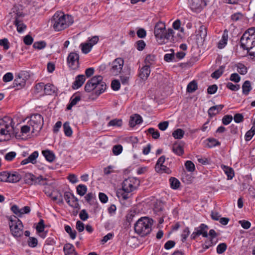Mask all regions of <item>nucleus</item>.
I'll return each instance as SVG.
<instances>
[{
	"label": "nucleus",
	"mask_w": 255,
	"mask_h": 255,
	"mask_svg": "<svg viewBox=\"0 0 255 255\" xmlns=\"http://www.w3.org/2000/svg\"><path fill=\"white\" fill-rule=\"evenodd\" d=\"M44 222L43 220L40 219L36 227V231L39 233H42L44 231Z\"/></svg>",
	"instance_id": "obj_50"
},
{
	"label": "nucleus",
	"mask_w": 255,
	"mask_h": 255,
	"mask_svg": "<svg viewBox=\"0 0 255 255\" xmlns=\"http://www.w3.org/2000/svg\"><path fill=\"white\" fill-rule=\"evenodd\" d=\"M79 217L82 221H86L89 218V215L85 209L82 210L79 213Z\"/></svg>",
	"instance_id": "obj_60"
},
{
	"label": "nucleus",
	"mask_w": 255,
	"mask_h": 255,
	"mask_svg": "<svg viewBox=\"0 0 255 255\" xmlns=\"http://www.w3.org/2000/svg\"><path fill=\"white\" fill-rule=\"evenodd\" d=\"M184 133L185 132L183 130L178 128L172 132V136L175 139H181L183 137Z\"/></svg>",
	"instance_id": "obj_39"
},
{
	"label": "nucleus",
	"mask_w": 255,
	"mask_h": 255,
	"mask_svg": "<svg viewBox=\"0 0 255 255\" xmlns=\"http://www.w3.org/2000/svg\"><path fill=\"white\" fill-rule=\"evenodd\" d=\"M25 79L23 77V74L22 73H19L16 76L15 79L13 82V87H19L22 88L25 85Z\"/></svg>",
	"instance_id": "obj_16"
},
{
	"label": "nucleus",
	"mask_w": 255,
	"mask_h": 255,
	"mask_svg": "<svg viewBox=\"0 0 255 255\" xmlns=\"http://www.w3.org/2000/svg\"><path fill=\"white\" fill-rule=\"evenodd\" d=\"M142 122V118L138 114L131 116L129 121V125L130 127H134L136 125H139Z\"/></svg>",
	"instance_id": "obj_20"
},
{
	"label": "nucleus",
	"mask_w": 255,
	"mask_h": 255,
	"mask_svg": "<svg viewBox=\"0 0 255 255\" xmlns=\"http://www.w3.org/2000/svg\"><path fill=\"white\" fill-rule=\"evenodd\" d=\"M80 47L82 52L85 54L89 53L92 47V45L89 43H82L80 44Z\"/></svg>",
	"instance_id": "obj_40"
},
{
	"label": "nucleus",
	"mask_w": 255,
	"mask_h": 255,
	"mask_svg": "<svg viewBox=\"0 0 255 255\" xmlns=\"http://www.w3.org/2000/svg\"><path fill=\"white\" fill-rule=\"evenodd\" d=\"M174 32L171 28H169L167 31H165L163 39L160 40V44L165 43L171 40L173 37Z\"/></svg>",
	"instance_id": "obj_18"
},
{
	"label": "nucleus",
	"mask_w": 255,
	"mask_h": 255,
	"mask_svg": "<svg viewBox=\"0 0 255 255\" xmlns=\"http://www.w3.org/2000/svg\"><path fill=\"white\" fill-rule=\"evenodd\" d=\"M42 153L48 161L51 162L55 159V155L52 151L49 150H43Z\"/></svg>",
	"instance_id": "obj_29"
},
{
	"label": "nucleus",
	"mask_w": 255,
	"mask_h": 255,
	"mask_svg": "<svg viewBox=\"0 0 255 255\" xmlns=\"http://www.w3.org/2000/svg\"><path fill=\"white\" fill-rule=\"evenodd\" d=\"M207 34V28L204 25L200 27L199 31V35L201 38H205Z\"/></svg>",
	"instance_id": "obj_53"
},
{
	"label": "nucleus",
	"mask_w": 255,
	"mask_h": 255,
	"mask_svg": "<svg viewBox=\"0 0 255 255\" xmlns=\"http://www.w3.org/2000/svg\"><path fill=\"white\" fill-rule=\"evenodd\" d=\"M224 69H225L224 66H220L218 69L216 70L215 72H214L211 74V77L213 78H215V79L219 78L223 73Z\"/></svg>",
	"instance_id": "obj_38"
},
{
	"label": "nucleus",
	"mask_w": 255,
	"mask_h": 255,
	"mask_svg": "<svg viewBox=\"0 0 255 255\" xmlns=\"http://www.w3.org/2000/svg\"><path fill=\"white\" fill-rule=\"evenodd\" d=\"M224 105H219L211 107L208 110V114L210 117L218 114L223 108Z\"/></svg>",
	"instance_id": "obj_22"
},
{
	"label": "nucleus",
	"mask_w": 255,
	"mask_h": 255,
	"mask_svg": "<svg viewBox=\"0 0 255 255\" xmlns=\"http://www.w3.org/2000/svg\"><path fill=\"white\" fill-rule=\"evenodd\" d=\"M89 81L97 87L100 83L103 81V77L100 75L95 76L89 80Z\"/></svg>",
	"instance_id": "obj_46"
},
{
	"label": "nucleus",
	"mask_w": 255,
	"mask_h": 255,
	"mask_svg": "<svg viewBox=\"0 0 255 255\" xmlns=\"http://www.w3.org/2000/svg\"><path fill=\"white\" fill-rule=\"evenodd\" d=\"M8 172L3 171L0 172V182H8Z\"/></svg>",
	"instance_id": "obj_63"
},
{
	"label": "nucleus",
	"mask_w": 255,
	"mask_h": 255,
	"mask_svg": "<svg viewBox=\"0 0 255 255\" xmlns=\"http://www.w3.org/2000/svg\"><path fill=\"white\" fill-rule=\"evenodd\" d=\"M165 160V157L164 155L161 156L158 159L157 163L155 166V169L156 171H159L161 169L159 166H161V165H163Z\"/></svg>",
	"instance_id": "obj_49"
},
{
	"label": "nucleus",
	"mask_w": 255,
	"mask_h": 255,
	"mask_svg": "<svg viewBox=\"0 0 255 255\" xmlns=\"http://www.w3.org/2000/svg\"><path fill=\"white\" fill-rule=\"evenodd\" d=\"M123 121L121 119H115L110 121L108 124V126H113V127H120L122 126Z\"/></svg>",
	"instance_id": "obj_44"
},
{
	"label": "nucleus",
	"mask_w": 255,
	"mask_h": 255,
	"mask_svg": "<svg viewBox=\"0 0 255 255\" xmlns=\"http://www.w3.org/2000/svg\"><path fill=\"white\" fill-rule=\"evenodd\" d=\"M198 89L197 83L195 80L190 82L187 86V92L188 93H193Z\"/></svg>",
	"instance_id": "obj_32"
},
{
	"label": "nucleus",
	"mask_w": 255,
	"mask_h": 255,
	"mask_svg": "<svg viewBox=\"0 0 255 255\" xmlns=\"http://www.w3.org/2000/svg\"><path fill=\"white\" fill-rule=\"evenodd\" d=\"M65 231L69 235L70 238L74 240L75 239L77 233L75 230H73L72 228L68 225L65 226Z\"/></svg>",
	"instance_id": "obj_43"
},
{
	"label": "nucleus",
	"mask_w": 255,
	"mask_h": 255,
	"mask_svg": "<svg viewBox=\"0 0 255 255\" xmlns=\"http://www.w3.org/2000/svg\"><path fill=\"white\" fill-rule=\"evenodd\" d=\"M86 80L85 77L84 75H79L76 78L75 81L73 83L72 87L74 89H77L81 87Z\"/></svg>",
	"instance_id": "obj_19"
},
{
	"label": "nucleus",
	"mask_w": 255,
	"mask_h": 255,
	"mask_svg": "<svg viewBox=\"0 0 255 255\" xmlns=\"http://www.w3.org/2000/svg\"><path fill=\"white\" fill-rule=\"evenodd\" d=\"M107 85L105 82L102 81L100 83L99 86L96 87L95 93L97 95H99L102 93H103L105 90L106 89Z\"/></svg>",
	"instance_id": "obj_36"
},
{
	"label": "nucleus",
	"mask_w": 255,
	"mask_h": 255,
	"mask_svg": "<svg viewBox=\"0 0 255 255\" xmlns=\"http://www.w3.org/2000/svg\"><path fill=\"white\" fill-rule=\"evenodd\" d=\"M56 88L52 84H47L45 85L44 92L46 95H51L56 92Z\"/></svg>",
	"instance_id": "obj_27"
},
{
	"label": "nucleus",
	"mask_w": 255,
	"mask_h": 255,
	"mask_svg": "<svg viewBox=\"0 0 255 255\" xmlns=\"http://www.w3.org/2000/svg\"><path fill=\"white\" fill-rule=\"evenodd\" d=\"M79 54L75 52H71L68 57L67 62L69 66L72 69H76L79 66Z\"/></svg>",
	"instance_id": "obj_11"
},
{
	"label": "nucleus",
	"mask_w": 255,
	"mask_h": 255,
	"mask_svg": "<svg viewBox=\"0 0 255 255\" xmlns=\"http://www.w3.org/2000/svg\"><path fill=\"white\" fill-rule=\"evenodd\" d=\"M96 86H95L89 80L86 83L85 86V90L87 92H91L94 90H96Z\"/></svg>",
	"instance_id": "obj_48"
},
{
	"label": "nucleus",
	"mask_w": 255,
	"mask_h": 255,
	"mask_svg": "<svg viewBox=\"0 0 255 255\" xmlns=\"http://www.w3.org/2000/svg\"><path fill=\"white\" fill-rule=\"evenodd\" d=\"M148 132L151 134L152 138L157 139L160 136V133L157 130H155L153 128H149L148 129Z\"/></svg>",
	"instance_id": "obj_54"
},
{
	"label": "nucleus",
	"mask_w": 255,
	"mask_h": 255,
	"mask_svg": "<svg viewBox=\"0 0 255 255\" xmlns=\"http://www.w3.org/2000/svg\"><path fill=\"white\" fill-rule=\"evenodd\" d=\"M189 5L193 11L199 12L206 5V3L205 0H191Z\"/></svg>",
	"instance_id": "obj_10"
},
{
	"label": "nucleus",
	"mask_w": 255,
	"mask_h": 255,
	"mask_svg": "<svg viewBox=\"0 0 255 255\" xmlns=\"http://www.w3.org/2000/svg\"><path fill=\"white\" fill-rule=\"evenodd\" d=\"M153 221L147 217H141L134 224V231L141 237L148 235L151 231Z\"/></svg>",
	"instance_id": "obj_2"
},
{
	"label": "nucleus",
	"mask_w": 255,
	"mask_h": 255,
	"mask_svg": "<svg viewBox=\"0 0 255 255\" xmlns=\"http://www.w3.org/2000/svg\"><path fill=\"white\" fill-rule=\"evenodd\" d=\"M63 129L65 134L67 136H71L72 134L73 131L70 126L69 122H65L63 124Z\"/></svg>",
	"instance_id": "obj_37"
},
{
	"label": "nucleus",
	"mask_w": 255,
	"mask_h": 255,
	"mask_svg": "<svg viewBox=\"0 0 255 255\" xmlns=\"http://www.w3.org/2000/svg\"><path fill=\"white\" fill-rule=\"evenodd\" d=\"M16 154L14 151L9 152L5 155L4 158L7 161H11L15 158Z\"/></svg>",
	"instance_id": "obj_59"
},
{
	"label": "nucleus",
	"mask_w": 255,
	"mask_h": 255,
	"mask_svg": "<svg viewBox=\"0 0 255 255\" xmlns=\"http://www.w3.org/2000/svg\"><path fill=\"white\" fill-rule=\"evenodd\" d=\"M241 47L244 50H248V52L254 49L255 46V38L249 36L247 33H244L240 39Z\"/></svg>",
	"instance_id": "obj_4"
},
{
	"label": "nucleus",
	"mask_w": 255,
	"mask_h": 255,
	"mask_svg": "<svg viewBox=\"0 0 255 255\" xmlns=\"http://www.w3.org/2000/svg\"><path fill=\"white\" fill-rule=\"evenodd\" d=\"M156 60V56L153 54L147 55L145 59V63L146 64L152 65L154 64Z\"/></svg>",
	"instance_id": "obj_41"
},
{
	"label": "nucleus",
	"mask_w": 255,
	"mask_h": 255,
	"mask_svg": "<svg viewBox=\"0 0 255 255\" xmlns=\"http://www.w3.org/2000/svg\"><path fill=\"white\" fill-rule=\"evenodd\" d=\"M169 182L171 188L173 189H177L180 187V181L175 177H171Z\"/></svg>",
	"instance_id": "obj_34"
},
{
	"label": "nucleus",
	"mask_w": 255,
	"mask_h": 255,
	"mask_svg": "<svg viewBox=\"0 0 255 255\" xmlns=\"http://www.w3.org/2000/svg\"><path fill=\"white\" fill-rule=\"evenodd\" d=\"M185 166L188 172H192L195 169V166L193 162L190 160L187 161L185 163Z\"/></svg>",
	"instance_id": "obj_47"
},
{
	"label": "nucleus",
	"mask_w": 255,
	"mask_h": 255,
	"mask_svg": "<svg viewBox=\"0 0 255 255\" xmlns=\"http://www.w3.org/2000/svg\"><path fill=\"white\" fill-rule=\"evenodd\" d=\"M150 73V69L149 65H145L142 67L139 71V77L143 80H146Z\"/></svg>",
	"instance_id": "obj_15"
},
{
	"label": "nucleus",
	"mask_w": 255,
	"mask_h": 255,
	"mask_svg": "<svg viewBox=\"0 0 255 255\" xmlns=\"http://www.w3.org/2000/svg\"><path fill=\"white\" fill-rule=\"evenodd\" d=\"M255 134V121L254 122L253 126L251 128V129L248 130L245 136V138L246 141L250 140L253 136Z\"/></svg>",
	"instance_id": "obj_31"
},
{
	"label": "nucleus",
	"mask_w": 255,
	"mask_h": 255,
	"mask_svg": "<svg viewBox=\"0 0 255 255\" xmlns=\"http://www.w3.org/2000/svg\"><path fill=\"white\" fill-rule=\"evenodd\" d=\"M43 121L42 116L39 114L32 115L28 122L29 126L32 128V131L34 132L39 131L43 126Z\"/></svg>",
	"instance_id": "obj_5"
},
{
	"label": "nucleus",
	"mask_w": 255,
	"mask_h": 255,
	"mask_svg": "<svg viewBox=\"0 0 255 255\" xmlns=\"http://www.w3.org/2000/svg\"><path fill=\"white\" fill-rule=\"evenodd\" d=\"M8 225L12 235L15 238H19L23 234V225L21 221L15 216L8 217Z\"/></svg>",
	"instance_id": "obj_3"
},
{
	"label": "nucleus",
	"mask_w": 255,
	"mask_h": 255,
	"mask_svg": "<svg viewBox=\"0 0 255 255\" xmlns=\"http://www.w3.org/2000/svg\"><path fill=\"white\" fill-rule=\"evenodd\" d=\"M216 243L213 242L212 239H210L209 240H207L202 245L203 250L200 251V253H203L205 250L209 249V248L214 246Z\"/></svg>",
	"instance_id": "obj_35"
},
{
	"label": "nucleus",
	"mask_w": 255,
	"mask_h": 255,
	"mask_svg": "<svg viewBox=\"0 0 255 255\" xmlns=\"http://www.w3.org/2000/svg\"><path fill=\"white\" fill-rule=\"evenodd\" d=\"M24 181L26 184L29 185L33 184H45L44 182L45 179L43 178L41 176L36 177L34 175L29 173H27L25 174Z\"/></svg>",
	"instance_id": "obj_7"
},
{
	"label": "nucleus",
	"mask_w": 255,
	"mask_h": 255,
	"mask_svg": "<svg viewBox=\"0 0 255 255\" xmlns=\"http://www.w3.org/2000/svg\"><path fill=\"white\" fill-rule=\"evenodd\" d=\"M81 100L80 96L77 95L75 97L72 96L70 99V102L67 107V109L70 110L71 109L73 106H75L77 103Z\"/></svg>",
	"instance_id": "obj_33"
},
{
	"label": "nucleus",
	"mask_w": 255,
	"mask_h": 255,
	"mask_svg": "<svg viewBox=\"0 0 255 255\" xmlns=\"http://www.w3.org/2000/svg\"><path fill=\"white\" fill-rule=\"evenodd\" d=\"M165 31V25L164 23L161 22L156 23L154 27V33L159 43H160V40L163 39Z\"/></svg>",
	"instance_id": "obj_9"
},
{
	"label": "nucleus",
	"mask_w": 255,
	"mask_h": 255,
	"mask_svg": "<svg viewBox=\"0 0 255 255\" xmlns=\"http://www.w3.org/2000/svg\"><path fill=\"white\" fill-rule=\"evenodd\" d=\"M124 64V61L121 58L116 59L112 63L110 72L114 76L118 75L121 73Z\"/></svg>",
	"instance_id": "obj_8"
},
{
	"label": "nucleus",
	"mask_w": 255,
	"mask_h": 255,
	"mask_svg": "<svg viewBox=\"0 0 255 255\" xmlns=\"http://www.w3.org/2000/svg\"><path fill=\"white\" fill-rule=\"evenodd\" d=\"M129 193V192H127L126 191H123V189H122V190H120L118 192L117 194H118V197H122V198L124 200H126L128 198V193Z\"/></svg>",
	"instance_id": "obj_62"
},
{
	"label": "nucleus",
	"mask_w": 255,
	"mask_h": 255,
	"mask_svg": "<svg viewBox=\"0 0 255 255\" xmlns=\"http://www.w3.org/2000/svg\"><path fill=\"white\" fill-rule=\"evenodd\" d=\"M68 204L73 208L77 209L76 213L74 214V215H77L78 210L80 208L78 199L73 195V196L72 197V199H71Z\"/></svg>",
	"instance_id": "obj_26"
},
{
	"label": "nucleus",
	"mask_w": 255,
	"mask_h": 255,
	"mask_svg": "<svg viewBox=\"0 0 255 255\" xmlns=\"http://www.w3.org/2000/svg\"><path fill=\"white\" fill-rule=\"evenodd\" d=\"M38 152L37 151H34L27 158L24 159L21 162L22 165H25L28 163L34 164L36 163V158L38 156Z\"/></svg>",
	"instance_id": "obj_17"
},
{
	"label": "nucleus",
	"mask_w": 255,
	"mask_h": 255,
	"mask_svg": "<svg viewBox=\"0 0 255 255\" xmlns=\"http://www.w3.org/2000/svg\"><path fill=\"white\" fill-rule=\"evenodd\" d=\"M209 229L208 226L204 224H201L200 226L196 228L195 230L199 233V235H202L203 237H208L207 231Z\"/></svg>",
	"instance_id": "obj_21"
},
{
	"label": "nucleus",
	"mask_w": 255,
	"mask_h": 255,
	"mask_svg": "<svg viewBox=\"0 0 255 255\" xmlns=\"http://www.w3.org/2000/svg\"><path fill=\"white\" fill-rule=\"evenodd\" d=\"M172 149L173 152L178 155H181L184 152L183 146L181 144L177 143L173 144Z\"/></svg>",
	"instance_id": "obj_28"
},
{
	"label": "nucleus",
	"mask_w": 255,
	"mask_h": 255,
	"mask_svg": "<svg viewBox=\"0 0 255 255\" xmlns=\"http://www.w3.org/2000/svg\"><path fill=\"white\" fill-rule=\"evenodd\" d=\"M139 184V181L134 178H128L123 182V191L131 192L135 190Z\"/></svg>",
	"instance_id": "obj_6"
},
{
	"label": "nucleus",
	"mask_w": 255,
	"mask_h": 255,
	"mask_svg": "<svg viewBox=\"0 0 255 255\" xmlns=\"http://www.w3.org/2000/svg\"><path fill=\"white\" fill-rule=\"evenodd\" d=\"M120 82L118 80H114L111 83V87L114 91H118L120 88Z\"/></svg>",
	"instance_id": "obj_58"
},
{
	"label": "nucleus",
	"mask_w": 255,
	"mask_h": 255,
	"mask_svg": "<svg viewBox=\"0 0 255 255\" xmlns=\"http://www.w3.org/2000/svg\"><path fill=\"white\" fill-rule=\"evenodd\" d=\"M51 26L55 31L64 29L73 23L71 16L65 14L63 12L57 11L50 20Z\"/></svg>",
	"instance_id": "obj_1"
},
{
	"label": "nucleus",
	"mask_w": 255,
	"mask_h": 255,
	"mask_svg": "<svg viewBox=\"0 0 255 255\" xmlns=\"http://www.w3.org/2000/svg\"><path fill=\"white\" fill-rule=\"evenodd\" d=\"M76 189L77 193L81 196L84 195L86 194L87 190L86 186L82 184H80L78 185L76 188Z\"/></svg>",
	"instance_id": "obj_45"
},
{
	"label": "nucleus",
	"mask_w": 255,
	"mask_h": 255,
	"mask_svg": "<svg viewBox=\"0 0 255 255\" xmlns=\"http://www.w3.org/2000/svg\"><path fill=\"white\" fill-rule=\"evenodd\" d=\"M227 248V246L225 243H221L217 247V252L219 254L224 253Z\"/></svg>",
	"instance_id": "obj_51"
},
{
	"label": "nucleus",
	"mask_w": 255,
	"mask_h": 255,
	"mask_svg": "<svg viewBox=\"0 0 255 255\" xmlns=\"http://www.w3.org/2000/svg\"><path fill=\"white\" fill-rule=\"evenodd\" d=\"M15 14L14 24L17 27V31L20 33L23 32L26 28V25H25L20 19V17L23 16V14L22 12H17Z\"/></svg>",
	"instance_id": "obj_12"
},
{
	"label": "nucleus",
	"mask_w": 255,
	"mask_h": 255,
	"mask_svg": "<svg viewBox=\"0 0 255 255\" xmlns=\"http://www.w3.org/2000/svg\"><path fill=\"white\" fill-rule=\"evenodd\" d=\"M145 43L142 40H140L136 42V47L139 51L142 50L145 46Z\"/></svg>",
	"instance_id": "obj_61"
},
{
	"label": "nucleus",
	"mask_w": 255,
	"mask_h": 255,
	"mask_svg": "<svg viewBox=\"0 0 255 255\" xmlns=\"http://www.w3.org/2000/svg\"><path fill=\"white\" fill-rule=\"evenodd\" d=\"M13 131V127L3 120H0V134L1 135L10 134Z\"/></svg>",
	"instance_id": "obj_13"
},
{
	"label": "nucleus",
	"mask_w": 255,
	"mask_h": 255,
	"mask_svg": "<svg viewBox=\"0 0 255 255\" xmlns=\"http://www.w3.org/2000/svg\"><path fill=\"white\" fill-rule=\"evenodd\" d=\"M228 39V31L227 29H225L224 31L221 40L219 41L218 43V48L222 49L225 47V46L227 44V41Z\"/></svg>",
	"instance_id": "obj_23"
},
{
	"label": "nucleus",
	"mask_w": 255,
	"mask_h": 255,
	"mask_svg": "<svg viewBox=\"0 0 255 255\" xmlns=\"http://www.w3.org/2000/svg\"><path fill=\"white\" fill-rule=\"evenodd\" d=\"M221 168L227 175L228 179H233L234 176V171L232 168L225 165H222Z\"/></svg>",
	"instance_id": "obj_24"
},
{
	"label": "nucleus",
	"mask_w": 255,
	"mask_h": 255,
	"mask_svg": "<svg viewBox=\"0 0 255 255\" xmlns=\"http://www.w3.org/2000/svg\"><path fill=\"white\" fill-rule=\"evenodd\" d=\"M21 175L18 172H8V182L16 183L21 179Z\"/></svg>",
	"instance_id": "obj_14"
},
{
	"label": "nucleus",
	"mask_w": 255,
	"mask_h": 255,
	"mask_svg": "<svg viewBox=\"0 0 255 255\" xmlns=\"http://www.w3.org/2000/svg\"><path fill=\"white\" fill-rule=\"evenodd\" d=\"M28 245L31 248H35L38 244V241L34 237H29L27 241Z\"/></svg>",
	"instance_id": "obj_52"
},
{
	"label": "nucleus",
	"mask_w": 255,
	"mask_h": 255,
	"mask_svg": "<svg viewBox=\"0 0 255 255\" xmlns=\"http://www.w3.org/2000/svg\"><path fill=\"white\" fill-rule=\"evenodd\" d=\"M11 210L14 214L17 215L18 217H21L22 212H21V211L22 210H20V209H19L17 205H14L12 206L11 207Z\"/></svg>",
	"instance_id": "obj_55"
},
{
	"label": "nucleus",
	"mask_w": 255,
	"mask_h": 255,
	"mask_svg": "<svg viewBox=\"0 0 255 255\" xmlns=\"http://www.w3.org/2000/svg\"><path fill=\"white\" fill-rule=\"evenodd\" d=\"M252 89V87L251 82L248 80L246 81L242 85L243 94L248 95Z\"/></svg>",
	"instance_id": "obj_30"
},
{
	"label": "nucleus",
	"mask_w": 255,
	"mask_h": 255,
	"mask_svg": "<svg viewBox=\"0 0 255 255\" xmlns=\"http://www.w3.org/2000/svg\"><path fill=\"white\" fill-rule=\"evenodd\" d=\"M207 141V146L209 148L220 145V142L215 138H208Z\"/></svg>",
	"instance_id": "obj_42"
},
{
	"label": "nucleus",
	"mask_w": 255,
	"mask_h": 255,
	"mask_svg": "<svg viewBox=\"0 0 255 255\" xmlns=\"http://www.w3.org/2000/svg\"><path fill=\"white\" fill-rule=\"evenodd\" d=\"M122 150L123 147L120 144L114 145L113 147V152L116 155L120 154Z\"/></svg>",
	"instance_id": "obj_56"
},
{
	"label": "nucleus",
	"mask_w": 255,
	"mask_h": 255,
	"mask_svg": "<svg viewBox=\"0 0 255 255\" xmlns=\"http://www.w3.org/2000/svg\"><path fill=\"white\" fill-rule=\"evenodd\" d=\"M233 117L231 115H226L222 119V123L225 125H228L232 121Z\"/></svg>",
	"instance_id": "obj_64"
},
{
	"label": "nucleus",
	"mask_w": 255,
	"mask_h": 255,
	"mask_svg": "<svg viewBox=\"0 0 255 255\" xmlns=\"http://www.w3.org/2000/svg\"><path fill=\"white\" fill-rule=\"evenodd\" d=\"M46 43L44 41H38L34 43L33 47L37 49H42L46 46Z\"/></svg>",
	"instance_id": "obj_57"
},
{
	"label": "nucleus",
	"mask_w": 255,
	"mask_h": 255,
	"mask_svg": "<svg viewBox=\"0 0 255 255\" xmlns=\"http://www.w3.org/2000/svg\"><path fill=\"white\" fill-rule=\"evenodd\" d=\"M64 252L65 255H69L70 254H74L77 255V254L75 252L74 247L70 244H66L64 246Z\"/></svg>",
	"instance_id": "obj_25"
}]
</instances>
